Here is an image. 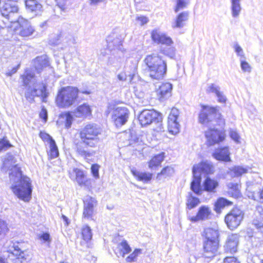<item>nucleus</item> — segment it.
<instances>
[{"mask_svg":"<svg viewBox=\"0 0 263 263\" xmlns=\"http://www.w3.org/2000/svg\"><path fill=\"white\" fill-rule=\"evenodd\" d=\"M164 153H161L154 157L148 163L149 168L153 169L154 167L159 166L163 161Z\"/></svg>","mask_w":263,"mask_h":263,"instance_id":"obj_38","label":"nucleus"},{"mask_svg":"<svg viewBox=\"0 0 263 263\" xmlns=\"http://www.w3.org/2000/svg\"><path fill=\"white\" fill-rule=\"evenodd\" d=\"M219 247L218 241L203 240V255L205 257L214 256Z\"/></svg>","mask_w":263,"mask_h":263,"instance_id":"obj_17","label":"nucleus"},{"mask_svg":"<svg viewBox=\"0 0 263 263\" xmlns=\"http://www.w3.org/2000/svg\"><path fill=\"white\" fill-rule=\"evenodd\" d=\"M118 248L120 251V254L124 257L125 254L130 252L131 248L126 240H123L118 245Z\"/></svg>","mask_w":263,"mask_h":263,"instance_id":"obj_42","label":"nucleus"},{"mask_svg":"<svg viewBox=\"0 0 263 263\" xmlns=\"http://www.w3.org/2000/svg\"><path fill=\"white\" fill-rule=\"evenodd\" d=\"M249 197L253 199L254 200H257L259 199L261 202H263V189L261 191L255 194L253 193L251 196H249Z\"/></svg>","mask_w":263,"mask_h":263,"instance_id":"obj_53","label":"nucleus"},{"mask_svg":"<svg viewBox=\"0 0 263 263\" xmlns=\"http://www.w3.org/2000/svg\"><path fill=\"white\" fill-rule=\"evenodd\" d=\"M117 77L119 80L124 81L126 80V74L124 72H121L118 74Z\"/></svg>","mask_w":263,"mask_h":263,"instance_id":"obj_61","label":"nucleus"},{"mask_svg":"<svg viewBox=\"0 0 263 263\" xmlns=\"http://www.w3.org/2000/svg\"><path fill=\"white\" fill-rule=\"evenodd\" d=\"M232 202L226 198L221 197L217 199L214 205V210L217 213H219L221 209L226 206L231 205Z\"/></svg>","mask_w":263,"mask_h":263,"instance_id":"obj_35","label":"nucleus"},{"mask_svg":"<svg viewBox=\"0 0 263 263\" xmlns=\"http://www.w3.org/2000/svg\"><path fill=\"white\" fill-rule=\"evenodd\" d=\"M179 115V110L174 107L168 117V130L173 135H175L179 132L180 124L178 121Z\"/></svg>","mask_w":263,"mask_h":263,"instance_id":"obj_12","label":"nucleus"},{"mask_svg":"<svg viewBox=\"0 0 263 263\" xmlns=\"http://www.w3.org/2000/svg\"><path fill=\"white\" fill-rule=\"evenodd\" d=\"M81 234L83 239L88 242L92 238V234L91 228L87 225H84L81 229Z\"/></svg>","mask_w":263,"mask_h":263,"instance_id":"obj_41","label":"nucleus"},{"mask_svg":"<svg viewBox=\"0 0 263 263\" xmlns=\"http://www.w3.org/2000/svg\"><path fill=\"white\" fill-rule=\"evenodd\" d=\"M107 48L108 50L115 52L118 54L119 62L121 63L124 59V52L125 51L122 45V39L121 36L116 33H112L109 35L106 39Z\"/></svg>","mask_w":263,"mask_h":263,"instance_id":"obj_6","label":"nucleus"},{"mask_svg":"<svg viewBox=\"0 0 263 263\" xmlns=\"http://www.w3.org/2000/svg\"><path fill=\"white\" fill-rule=\"evenodd\" d=\"M68 0H56L57 6L62 11L66 9V5Z\"/></svg>","mask_w":263,"mask_h":263,"instance_id":"obj_56","label":"nucleus"},{"mask_svg":"<svg viewBox=\"0 0 263 263\" xmlns=\"http://www.w3.org/2000/svg\"><path fill=\"white\" fill-rule=\"evenodd\" d=\"M230 155V153L228 146L217 148L212 154L213 157L215 159L224 162L231 161Z\"/></svg>","mask_w":263,"mask_h":263,"instance_id":"obj_23","label":"nucleus"},{"mask_svg":"<svg viewBox=\"0 0 263 263\" xmlns=\"http://www.w3.org/2000/svg\"><path fill=\"white\" fill-rule=\"evenodd\" d=\"M253 224L263 234V223L257 220L253 221Z\"/></svg>","mask_w":263,"mask_h":263,"instance_id":"obj_58","label":"nucleus"},{"mask_svg":"<svg viewBox=\"0 0 263 263\" xmlns=\"http://www.w3.org/2000/svg\"><path fill=\"white\" fill-rule=\"evenodd\" d=\"M238 243V236L237 234H232L228 237L227 241L224 246V250L227 252L235 253L237 250Z\"/></svg>","mask_w":263,"mask_h":263,"instance_id":"obj_24","label":"nucleus"},{"mask_svg":"<svg viewBox=\"0 0 263 263\" xmlns=\"http://www.w3.org/2000/svg\"><path fill=\"white\" fill-rule=\"evenodd\" d=\"M84 208L83 217L87 219H92L94 214V206L96 201L95 198L86 196L83 200Z\"/></svg>","mask_w":263,"mask_h":263,"instance_id":"obj_16","label":"nucleus"},{"mask_svg":"<svg viewBox=\"0 0 263 263\" xmlns=\"http://www.w3.org/2000/svg\"><path fill=\"white\" fill-rule=\"evenodd\" d=\"M206 91L209 93H214L218 98V101L220 103H225L227 98L223 92L220 91V88L218 85L215 84H211L206 89Z\"/></svg>","mask_w":263,"mask_h":263,"instance_id":"obj_29","label":"nucleus"},{"mask_svg":"<svg viewBox=\"0 0 263 263\" xmlns=\"http://www.w3.org/2000/svg\"><path fill=\"white\" fill-rule=\"evenodd\" d=\"M23 85L27 88V91L25 92V97L32 99L35 96L42 98V101L46 102L48 96L47 92V84L45 83H37V80L34 74L30 70L27 69L24 74L21 76Z\"/></svg>","mask_w":263,"mask_h":263,"instance_id":"obj_3","label":"nucleus"},{"mask_svg":"<svg viewBox=\"0 0 263 263\" xmlns=\"http://www.w3.org/2000/svg\"><path fill=\"white\" fill-rule=\"evenodd\" d=\"M8 230L7 226L6 223L1 219H0V235L7 232Z\"/></svg>","mask_w":263,"mask_h":263,"instance_id":"obj_57","label":"nucleus"},{"mask_svg":"<svg viewBox=\"0 0 263 263\" xmlns=\"http://www.w3.org/2000/svg\"><path fill=\"white\" fill-rule=\"evenodd\" d=\"M221 263H240L238 260L234 256L225 257Z\"/></svg>","mask_w":263,"mask_h":263,"instance_id":"obj_54","label":"nucleus"},{"mask_svg":"<svg viewBox=\"0 0 263 263\" xmlns=\"http://www.w3.org/2000/svg\"><path fill=\"white\" fill-rule=\"evenodd\" d=\"M257 212L259 214L261 218L263 220V206H258L257 207Z\"/></svg>","mask_w":263,"mask_h":263,"instance_id":"obj_64","label":"nucleus"},{"mask_svg":"<svg viewBox=\"0 0 263 263\" xmlns=\"http://www.w3.org/2000/svg\"><path fill=\"white\" fill-rule=\"evenodd\" d=\"M49 137V144L50 147V151L49 156L51 159H54L58 157L59 151L58 147L56 145L55 141L49 135H47Z\"/></svg>","mask_w":263,"mask_h":263,"instance_id":"obj_36","label":"nucleus"},{"mask_svg":"<svg viewBox=\"0 0 263 263\" xmlns=\"http://www.w3.org/2000/svg\"><path fill=\"white\" fill-rule=\"evenodd\" d=\"M26 7L27 10L33 15H37L43 11L42 5L36 0H26Z\"/></svg>","mask_w":263,"mask_h":263,"instance_id":"obj_25","label":"nucleus"},{"mask_svg":"<svg viewBox=\"0 0 263 263\" xmlns=\"http://www.w3.org/2000/svg\"><path fill=\"white\" fill-rule=\"evenodd\" d=\"M230 136L235 142H239L240 136L236 130L231 129L230 131Z\"/></svg>","mask_w":263,"mask_h":263,"instance_id":"obj_52","label":"nucleus"},{"mask_svg":"<svg viewBox=\"0 0 263 263\" xmlns=\"http://www.w3.org/2000/svg\"><path fill=\"white\" fill-rule=\"evenodd\" d=\"M174 173V168L171 166H166L163 168L161 172L157 174V179L161 180L163 178L170 177Z\"/></svg>","mask_w":263,"mask_h":263,"instance_id":"obj_39","label":"nucleus"},{"mask_svg":"<svg viewBox=\"0 0 263 263\" xmlns=\"http://www.w3.org/2000/svg\"><path fill=\"white\" fill-rule=\"evenodd\" d=\"M173 85L170 83H163L160 86L157 90L158 97L161 101L168 99L172 95Z\"/></svg>","mask_w":263,"mask_h":263,"instance_id":"obj_22","label":"nucleus"},{"mask_svg":"<svg viewBox=\"0 0 263 263\" xmlns=\"http://www.w3.org/2000/svg\"><path fill=\"white\" fill-rule=\"evenodd\" d=\"M138 61L136 59H128L125 67V72L130 77H133L137 72Z\"/></svg>","mask_w":263,"mask_h":263,"instance_id":"obj_28","label":"nucleus"},{"mask_svg":"<svg viewBox=\"0 0 263 263\" xmlns=\"http://www.w3.org/2000/svg\"><path fill=\"white\" fill-rule=\"evenodd\" d=\"M144 63L152 79L159 80L163 78L167 71V64L160 55L155 53L147 55Z\"/></svg>","mask_w":263,"mask_h":263,"instance_id":"obj_4","label":"nucleus"},{"mask_svg":"<svg viewBox=\"0 0 263 263\" xmlns=\"http://www.w3.org/2000/svg\"><path fill=\"white\" fill-rule=\"evenodd\" d=\"M64 36L63 37V38ZM63 41L64 43H67L68 45L76 44V39L72 35L67 34L64 36V38L63 39Z\"/></svg>","mask_w":263,"mask_h":263,"instance_id":"obj_48","label":"nucleus"},{"mask_svg":"<svg viewBox=\"0 0 263 263\" xmlns=\"http://www.w3.org/2000/svg\"><path fill=\"white\" fill-rule=\"evenodd\" d=\"M175 48L173 47H162L160 52L163 54L173 59L175 57Z\"/></svg>","mask_w":263,"mask_h":263,"instance_id":"obj_44","label":"nucleus"},{"mask_svg":"<svg viewBox=\"0 0 263 263\" xmlns=\"http://www.w3.org/2000/svg\"><path fill=\"white\" fill-rule=\"evenodd\" d=\"M219 116L216 107L202 105L198 115V121L202 125L208 126L214 124L216 118Z\"/></svg>","mask_w":263,"mask_h":263,"instance_id":"obj_7","label":"nucleus"},{"mask_svg":"<svg viewBox=\"0 0 263 263\" xmlns=\"http://www.w3.org/2000/svg\"><path fill=\"white\" fill-rule=\"evenodd\" d=\"M240 2L241 0H231V14L234 18L238 17L240 14L242 9Z\"/></svg>","mask_w":263,"mask_h":263,"instance_id":"obj_34","label":"nucleus"},{"mask_svg":"<svg viewBox=\"0 0 263 263\" xmlns=\"http://www.w3.org/2000/svg\"><path fill=\"white\" fill-rule=\"evenodd\" d=\"M40 117L43 119L44 122H46L47 118H48V115H47V112L46 109L43 108L40 113Z\"/></svg>","mask_w":263,"mask_h":263,"instance_id":"obj_59","label":"nucleus"},{"mask_svg":"<svg viewBox=\"0 0 263 263\" xmlns=\"http://www.w3.org/2000/svg\"><path fill=\"white\" fill-rule=\"evenodd\" d=\"M246 168L240 166H236L230 169L229 174L233 177H239L243 174L247 173Z\"/></svg>","mask_w":263,"mask_h":263,"instance_id":"obj_40","label":"nucleus"},{"mask_svg":"<svg viewBox=\"0 0 263 263\" xmlns=\"http://www.w3.org/2000/svg\"><path fill=\"white\" fill-rule=\"evenodd\" d=\"M17 22L20 26V34L21 36L27 37L32 34L34 29L28 20L20 16L17 18Z\"/></svg>","mask_w":263,"mask_h":263,"instance_id":"obj_20","label":"nucleus"},{"mask_svg":"<svg viewBox=\"0 0 263 263\" xmlns=\"http://www.w3.org/2000/svg\"><path fill=\"white\" fill-rule=\"evenodd\" d=\"M161 120L160 114L154 110H143L139 116V121L142 126L149 125L154 122L159 123Z\"/></svg>","mask_w":263,"mask_h":263,"instance_id":"obj_9","label":"nucleus"},{"mask_svg":"<svg viewBox=\"0 0 263 263\" xmlns=\"http://www.w3.org/2000/svg\"><path fill=\"white\" fill-rule=\"evenodd\" d=\"M141 250L140 249H136L134 252L130 254L126 258L127 262H134L136 260L137 256L141 254Z\"/></svg>","mask_w":263,"mask_h":263,"instance_id":"obj_46","label":"nucleus"},{"mask_svg":"<svg viewBox=\"0 0 263 263\" xmlns=\"http://www.w3.org/2000/svg\"><path fill=\"white\" fill-rule=\"evenodd\" d=\"M129 112L125 107H117L113 109L111 118L117 127H121L128 120Z\"/></svg>","mask_w":263,"mask_h":263,"instance_id":"obj_10","label":"nucleus"},{"mask_svg":"<svg viewBox=\"0 0 263 263\" xmlns=\"http://www.w3.org/2000/svg\"><path fill=\"white\" fill-rule=\"evenodd\" d=\"M200 202L199 199L197 197H195L191 195L187 200V206L189 209H192L197 206Z\"/></svg>","mask_w":263,"mask_h":263,"instance_id":"obj_45","label":"nucleus"},{"mask_svg":"<svg viewBox=\"0 0 263 263\" xmlns=\"http://www.w3.org/2000/svg\"><path fill=\"white\" fill-rule=\"evenodd\" d=\"M240 67L241 70L244 72H250L251 71V67L250 64L245 60V59L240 58Z\"/></svg>","mask_w":263,"mask_h":263,"instance_id":"obj_47","label":"nucleus"},{"mask_svg":"<svg viewBox=\"0 0 263 263\" xmlns=\"http://www.w3.org/2000/svg\"><path fill=\"white\" fill-rule=\"evenodd\" d=\"M10 246L8 252L12 254V255L16 257L15 259V263H22L25 259V253L22 250L19 243H12Z\"/></svg>","mask_w":263,"mask_h":263,"instance_id":"obj_21","label":"nucleus"},{"mask_svg":"<svg viewBox=\"0 0 263 263\" xmlns=\"http://www.w3.org/2000/svg\"><path fill=\"white\" fill-rule=\"evenodd\" d=\"M202 236L204 237V240L218 241L219 232L217 229L207 228L202 232Z\"/></svg>","mask_w":263,"mask_h":263,"instance_id":"obj_30","label":"nucleus"},{"mask_svg":"<svg viewBox=\"0 0 263 263\" xmlns=\"http://www.w3.org/2000/svg\"><path fill=\"white\" fill-rule=\"evenodd\" d=\"M18 67L19 65H18L16 67L13 68L11 71L7 72V75L8 76H11L12 74H13L17 71Z\"/></svg>","mask_w":263,"mask_h":263,"instance_id":"obj_62","label":"nucleus"},{"mask_svg":"<svg viewBox=\"0 0 263 263\" xmlns=\"http://www.w3.org/2000/svg\"><path fill=\"white\" fill-rule=\"evenodd\" d=\"M60 118L65 121V125L66 128H68L71 127L73 118L71 113L68 112L61 115Z\"/></svg>","mask_w":263,"mask_h":263,"instance_id":"obj_43","label":"nucleus"},{"mask_svg":"<svg viewBox=\"0 0 263 263\" xmlns=\"http://www.w3.org/2000/svg\"><path fill=\"white\" fill-rule=\"evenodd\" d=\"M152 40L158 44H163L170 46L173 42L172 39L159 29L153 30L151 33Z\"/></svg>","mask_w":263,"mask_h":263,"instance_id":"obj_13","label":"nucleus"},{"mask_svg":"<svg viewBox=\"0 0 263 263\" xmlns=\"http://www.w3.org/2000/svg\"><path fill=\"white\" fill-rule=\"evenodd\" d=\"M101 129L95 124H89L80 129L79 136L80 140L76 139L73 141L74 149L77 154L86 159L92 156V153L88 147H95L100 142L99 136L101 134Z\"/></svg>","mask_w":263,"mask_h":263,"instance_id":"obj_2","label":"nucleus"},{"mask_svg":"<svg viewBox=\"0 0 263 263\" xmlns=\"http://www.w3.org/2000/svg\"><path fill=\"white\" fill-rule=\"evenodd\" d=\"M2 15L7 18L10 22H15L17 19L13 18V16L18 11V8L12 2L6 3L1 8Z\"/></svg>","mask_w":263,"mask_h":263,"instance_id":"obj_14","label":"nucleus"},{"mask_svg":"<svg viewBox=\"0 0 263 263\" xmlns=\"http://www.w3.org/2000/svg\"><path fill=\"white\" fill-rule=\"evenodd\" d=\"M72 114L76 117L85 118L91 115V109L88 104L84 103L78 106L72 111Z\"/></svg>","mask_w":263,"mask_h":263,"instance_id":"obj_26","label":"nucleus"},{"mask_svg":"<svg viewBox=\"0 0 263 263\" xmlns=\"http://www.w3.org/2000/svg\"><path fill=\"white\" fill-rule=\"evenodd\" d=\"M205 136L209 145H213L223 141L226 137L225 132L222 130L209 128L205 132Z\"/></svg>","mask_w":263,"mask_h":263,"instance_id":"obj_11","label":"nucleus"},{"mask_svg":"<svg viewBox=\"0 0 263 263\" xmlns=\"http://www.w3.org/2000/svg\"><path fill=\"white\" fill-rule=\"evenodd\" d=\"M194 177V180L192 181L191 185V190L196 194H201V190L200 187V179L201 177L199 175H196Z\"/></svg>","mask_w":263,"mask_h":263,"instance_id":"obj_37","label":"nucleus"},{"mask_svg":"<svg viewBox=\"0 0 263 263\" xmlns=\"http://www.w3.org/2000/svg\"><path fill=\"white\" fill-rule=\"evenodd\" d=\"M189 18V13L184 11L179 13L177 16L176 20L172 24V27L173 28H181L184 25L185 22Z\"/></svg>","mask_w":263,"mask_h":263,"instance_id":"obj_31","label":"nucleus"},{"mask_svg":"<svg viewBox=\"0 0 263 263\" xmlns=\"http://www.w3.org/2000/svg\"><path fill=\"white\" fill-rule=\"evenodd\" d=\"M137 20L140 22L141 25H144L148 22V18L144 16H138Z\"/></svg>","mask_w":263,"mask_h":263,"instance_id":"obj_60","label":"nucleus"},{"mask_svg":"<svg viewBox=\"0 0 263 263\" xmlns=\"http://www.w3.org/2000/svg\"><path fill=\"white\" fill-rule=\"evenodd\" d=\"M69 176L71 179H76L80 186H87L89 185V180H88L83 171L78 168H73L69 172Z\"/></svg>","mask_w":263,"mask_h":263,"instance_id":"obj_18","label":"nucleus"},{"mask_svg":"<svg viewBox=\"0 0 263 263\" xmlns=\"http://www.w3.org/2000/svg\"><path fill=\"white\" fill-rule=\"evenodd\" d=\"M233 48L238 56L240 57V58L245 59L243 50L242 48L238 44V43H235L233 46Z\"/></svg>","mask_w":263,"mask_h":263,"instance_id":"obj_50","label":"nucleus"},{"mask_svg":"<svg viewBox=\"0 0 263 263\" xmlns=\"http://www.w3.org/2000/svg\"><path fill=\"white\" fill-rule=\"evenodd\" d=\"M218 182L215 179L207 177L203 182L204 190L209 192H215Z\"/></svg>","mask_w":263,"mask_h":263,"instance_id":"obj_33","label":"nucleus"},{"mask_svg":"<svg viewBox=\"0 0 263 263\" xmlns=\"http://www.w3.org/2000/svg\"><path fill=\"white\" fill-rule=\"evenodd\" d=\"M33 65L38 72L43 68L49 66V62L46 55L37 57L33 61Z\"/></svg>","mask_w":263,"mask_h":263,"instance_id":"obj_32","label":"nucleus"},{"mask_svg":"<svg viewBox=\"0 0 263 263\" xmlns=\"http://www.w3.org/2000/svg\"><path fill=\"white\" fill-rule=\"evenodd\" d=\"M212 215L210 208L206 205H202L199 208L198 211L195 216H188V219L192 222H197L199 221H204L210 219Z\"/></svg>","mask_w":263,"mask_h":263,"instance_id":"obj_15","label":"nucleus"},{"mask_svg":"<svg viewBox=\"0 0 263 263\" xmlns=\"http://www.w3.org/2000/svg\"><path fill=\"white\" fill-rule=\"evenodd\" d=\"M189 3V0H177V6L175 9L176 12H178L180 9H182L186 7Z\"/></svg>","mask_w":263,"mask_h":263,"instance_id":"obj_49","label":"nucleus"},{"mask_svg":"<svg viewBox=\"0 0 263 263\" xmlns=\"http://www.w3.org/2000/svg\"><path fill=\"white\" fill-rule=\"evenodd\" d=\"M11 146V144L5 139H3L0 140V151H5Z\"/></svg>","mask_w":263,"mask_h":263,"instance_id":"obj_51","label":"nucleus"},{"mask_svg":"<svg viewBox=\"0 0 263 263\" xmlns=\"http://www.w3.org/2000/svg\"><path fill=\"white\" fill-rule=\"evenodd\" d=\"M49 238H50V235L48 233H44L41 236V238H42V239H43L45 241L49 240Z\"/></svg>","mask_w":263,"mask_h":263,"instance_id":"obj_63","label":"nucleus"},{"mask_svg":"<svg viewBox=\"0 0 263 263\" xmlns=\"http://www.w3.org/2000/svg\"><path fill=\"white\" fill-rule=\"evenodd\" d=\"M79 90L76 87L62 88L56 98V104L60 108H67L72 105L78 96Z\"/></svg>","mask_w":263,"mask_h":263,"instance_id":"obj_5","label":"nucleus"},{"mask_svg":"<svg viewBox=\"0 0 263 263\" xmlns=\"http://www.w3.org/2000/svg\"><path fill=\"white\" fill-rule=\"evenodd\" d=\"M243 217L242 212L238 208L232 209L225 217V222L231 230L236 228Z\"/></svg>","mask_w":263,"mask_h":263,"instance_id":"obj_8","label":"nucleus"},{"mask_svg":"<svg viewBox=\"0 0 263 263\" xmlns=\"http://www.w3.org/2000/svg\"><path fill=\"white\" fill-rule=\"evenodd\" d=\"M213 171V166L211 163L208 161H203L198 164L194 165L193 167V176L199 175L200 176L201 173L211 174Z\"/></svg>","mask_w":263,"mask_h":263,"instance_id":"obj_19","label":"nucleus"},{"mask_svg":"<svg viewBox=\"0 0 263 263\" xmlns=\"http://www.w3.org/2000/svg\"><path fill=\"white\" fill-rule=\"evenodd\" d=\"M99 165L97 164H93L91 167V173L96 178H98L99 177Z\"/></svg>","mask_w":263,"mask_h":263,"instance_id":"obj_55","label":"nucleus"},{"mask_svg":"<svg viewBox=\"0 0 263 263\" xmlns=\"http://www.w3.org/2000/svg\"><path fill=\"white\" fill-rule=\"evenodd\" d=\"M131 172L137 180L144 183H148L152 179L153 174L148 172H141L135 168L131 169Z\"/></svg>","mask_w":263,"mask_h":263,"instance_id":"obj_27","label":"nucleus"},{"mask_svg":"<svg viewBox=\"0 0 263 263\" xmlns=\"http://www.w3.org/2000/svg\"><path fill=\"white\" fill-rule=\"evenodd\" d=\"M2 168L3 170L10 169L9 178L12 183L11 189L14 194L24 201H29L32 193L30 179L22 176L21 168L15 164L12 155L6 156Z\"/></svg>","mask_w":263,"mask_h":263,"instance_id":"obj_1","label":"nucleus"}]
</instances>
